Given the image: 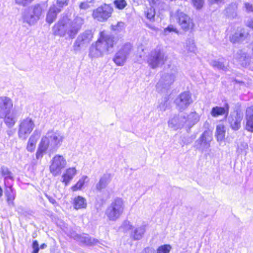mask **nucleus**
I'll return each mask as SVG.
<instances>
[{"label": "nucleus", "instance_id": "f257e3e1", "mask_svg": "<svg viewBox=\"0 0 253 253\" xmlns=\"http://www.w3.org/2000/svg\"><path fill=\"white\" fill-rule=\"evenodd\" d=\"M121 39L117 34L100 33L98 40L95 43L92 44L89 48V56L97 58L104 54L112 52L114 45Z\"/></svg>", "mask_w": 253, "mask_h": 253}, {"label": "nucleus", "instance_id": "f03ea898", "mask_svg": "<svg viewBox=\"0 0 253 253\" xmlns=\"http://www.w3.org/2000/svg\"><path fill=\"white\" fill-rule=\"evenodd\" d=\"M64 139V136L61 132L49 130L45 135L42 136L38 145L36 153V159H41L47 151L50 153L56 151L61 146Z\"/></svg>", "mask_w": 253, "mask_h": 253}, {"label": "nucleus", "instance_id": "7ed1b4c3", "mask_svg": "<svg viewBox=\"0 0 253 253\" xmlns=\"http://www.w3.org/2000/svg\"><path fill=\"white\" fill-rule=\"evenodd\" d=\"M125 210V203L121 198H116L108 206L105 215L110 221H116L123 215Z\"/></svg>", "mask_w": 253, "mask_h": 253}, {"label": "nucleus", "instance_id": "20e7f679", "mask_svg": "<svg viewBox=\"0 0 253 253\" xmlns=\"http://www.w3.org/2000/svg\"><path fill=\"white\" fill-rule=\"evenodd\" d=\"M167 60V56L164 52L157 46L148 54L147 62L151 68L155 69L164 64Z\"/></svg>", "mask_w": 253, "mask_h": 253}, {"label": "nucleus", "instance_id": "39448f33", "mask_svg": "<svg viewBox=\"0 0 253 253\" xmlns=\"http://www.w3.org/2000/svg\"><path fill=\"white\" fill-rule=\"evenodd\" d=\"M113 11V8L110 4L104 3L93 10L92 16L95 20L103 22L111 16Z\"/></svg>", "mask_w": 253, "mask_h": 253}, {"label": "nucleus", "instance_id": "423d86ee", "mask_svg": "<svg viewBox=\"0 0 253 253\" xmlns=\"http://www.w3.org/2000/svg\"><path fill=\"white\" fill-rule=\"evenodd\" d=\"M43 9L42 6L37 3L30 6L23 14L24 21L29 24H34L41 16Z\"/></svg>", "mask_w": 253, "mask_h": 253}, {"label": "nucleus", "instance_id": "0eeeda50", "mask_svg": "<svg viewBox=\"0 0 253 253\" xmlns=\"http://www.w3.org/2000/svg\"><path fill=\"white\" fill-rule=\"evenodd\" d=\"M35 127V124L32 118L27 117L19 121L18 135L20 139L25 140L31 133Z\"/></svg>", "mask_w": 253, "mask_h": 253}, {"label": "nucleus", "instance_id": "6e6552de", "mask_svg": "<svg viewBox=\"0 0 253 253\" xmlns=\"http://www.w3.org/2000/svg\"><path fill=\"white\" fill-rule=\"evenodd\" d=\"M132 49V46L130 43L127 42L125 43L115 54L113 59V61L117 66H123Z\"/></svg>", "mask_w": 253, "mask_h": 253}, {"label": "nucleus", "instance_id": "1a4fd4ad", "mask_svg": "<svg viewBox=\"0 0 253 253\" xmlns=\"http://www.w3.org/2000/svg\"><path fill=\"white\" fill-rule=\"evenodd\" d=\"M66 165V160L63 156L56 155L51 160L50 171L53 176H57L61 174L62 170L65 168Z\"/></svg>", "mask_w": 253, "mask_h": 253}, {"label": "nucleus", "instance_id": "9d476101", "mask_svg": "<svg viewBox=\"0 0 253 253\" xmlns=\"http://www.w3.org/2000/svg\"><path fill=\"white\" fill-rule=\"evenodd\" d=\"M177 75L176 69H172L169 72L163 74L156 85L158 89L159 88H167L174 82Z\"/></svg>", "mask_w": 253, "mask_h": 253}, {"label": "nucleus", "instance_id": "9b49d317", "mask_svg": "<svg viewBox=\"0 0 253 253\" xmlns=\"http://www.w3.org/2000/svg\"><path fill=\"white\" fill-rule=\"evenodd\" d=\"M192 102L191 95L189 92L180 93L175 100L177 109L181 111L186 109Z\"/></svg>", "mask_w": 253, "mask_h": 253}, {"label": "nucleus", "instance_id": "f8f14e48", "mask_svg": "<svg viewBox=\"0 0 253 253\" xmlns=\"http://www.w3.org/2000/svg\"><path fill=\"white\" fill-rule=\"evenodd\" d=\"M211 139V134L207 131H204L195 142L197 148L202 151L208 149L210 147Z\"/></svg>", "mask_w": 253, "mask_h": 253}, {"label": "nucleus", "instance_id": "ddd939ff", "mask_svg": "<svg viewBox=\"0 0 253 253\" xmlns=\"http://www.w3.org/2000/svg\"><path fill=\"white\" fill-rule=\"evenodd\" d=\"M92 38V33H82L78 36L74 44V50L75 51H79L81 47L88 43Z\"/></svg>", "mask_w": 253, "mask_h": 253}, {"label": "nucleus", "instance_id": "4468645a", "mask_svg": "<svg viewBox=\"0 0 253 253\" xmlns=\"http://www.w3.org/2000/svg\"><path fill=\"white\" fill-rule=\"evenodd\" d=\"M184 127L187 130H190L200 120V116L195 112H191L189 114L182 115Z\"/></svg>", "mask_w": 253, "mask_h": 253}, {"label": "nucleus", "instance_id": "2eb2a0df", "mask_svg": "<svg viewBox=\"0 0 253 253\" xmlns=\"http://www.w3.org/2000/svg\"><path fill=\"white\" fill-rule=\"evenodd\" d=\"M13 104L12 99L7 96H0V116L11 112Z\"/></svg>", "mask_w": 253, "mask_h": 253}, {"label": "nucleus", "instance_id": "dca6fc26", "mask_svg": "<svg viewBox=\"0 0 253 253\" xmlns=\"http://www.w3.org/2000/svg\"><path fill=\"white\" fill-rule=\"evenodd\" d=\"M178 23L183 30H188L193 28V24L189 17L181 11L177 12Z\"/></svg>", "mask_w": 253, "mask_h": 253}, {"label": "nucleus", "instance_id": "f3484780", "mask_svg": "<svg viewBox=\"0 0 253 253\" xmlns=\"http://www.w3.org/2000/svg\"><path fill=\"white\" fill-rule=\"evenodd\" d=\"M245 120V129L248 131L253 132V105L246 108Z\"/></svg>", "mask_w": 253, "mask_h": 253}, {"label": "nucleus", "instance_id": "a211bd4d", "mask_svg": "<svg viewBox=\"0 0 253 253\" xmlns=\"http://www.w3.org/2000/svg\"><path fill=\"white\" fill-rule=\"evenodd\" d=\"M168 126L174 130L184 127L182 115L174 116L168 122Z\"/></svg>", "mask_w": 253, "mask_h": 253}, {"label": "nucleus", "instance_id": "6ab92c4d", "mask_svg": "<svg viewBox=\"0 0 253 253\" xmlns=\"http://www.w3.org/2000/svg\"><path fill=\"white\" fill-rule=\"evenodd\" d=\"M76 174L77 170L75 168H69L66 169L62 175V182L65 185H68Z\"/></svg>", "mask_w": 253, "mask_h": 253}, {"label": "nucleus", "instance_id": "aec40b11", "mask_svg": "<svg viewBox=\"0 0 253 253\" xmlns=\"http://www.w3.org/2000/svg\"><path fill=\"white\" fill-rule=\"evenodd\" d=\"M241 121L242 117L238 113L231 115L228 118L231 127L235 130H238L240 128Z\"/></svg>", "mask_w": 253, "mask_h": 253}, {"label": "nucleus", "instance_id": "412c9836", "mask_svg": "<svg viewBox=\"0 0 253 253\" xmlns=\"http://www.w3.org/2000/svg\"><path fill=\"white\" fill-rule=\"evenodd\" d=\"M111 180V177L110 174H104L99 179V181L95 185L96 189L101 191L102 189L106 188Z\"/></svg>", "mask_w": 253, "mask_h": 253}, {"label": "nucleus", "instance_id": "4be33fe9", "mask_svg": "<svg viewBox=\"0 0 253 253\" xmlns=\"http://www.w3.org/2000/svg\"><path fill=\"white\" fill-rule=\"evenodd\" d=\"M76 239L78 241L86 245H97L99 241L98 240L89 237L88 235H77Z\"/></svg>", "mask_w": 253, "mask_h": 253}, {"label": "nucleus", "instance_id": "5701e85b", "mask_svg": "<svg viewBox=\"0 0 253 253\" xmlns=\"http://www.w3.org/2000/svg\"><path fill=\"white\" fill-rule=\"evenodd\" d=\"M60 11V8H58L55 5L51 6L46 15V22L49 24L52 23L56 19L57 14Z\"/></svg>", "mask_w": 253, "mask_h": 253}, {"label": "nucleus", "instance_id": "b1692460", "mask_svg": "<svg viewBox=\"0 0 253 253\" xmlns=\"http://www.w3.org/2000/svg\"><path fill=\"white\" fill-rule=\"evenodd\" d=\"M0 118L4 119L5 124L9 128L15 125L17 120L16 115L11 112L7 113L6 114L0 116Z\"/></svg>", "mask_w": 253, "mask_h": 253}, {"label": "nucleus", "instance_id": "393cba45", "mask_svg": "<svg viewBox=\"0 0 253 253\" xmlns=\"http://www.w3.org/2000/svg\"><path fill=\"white\" fill-rule=\"evenodd\" d=\"M73 206L77 210L85 209L87 207L86 199L82 196L75 197L73 200Z\"/></svg>", "mask_w": 253, "mask_h": 253}, {"label": "nucleus", "instance_id": "a878e982", "mask_svg": "<svg viewBox=\"0 0 253 253\" xmlns=\"http://www.w3.org/2000/svg\"><path fill=\"white\" fill-rule=\"evenodd\" d=\"M69 25V20L67 17H63L54 25L53 27L54 32H62L64 30H66Z\"/></svg>", "mask_w": 253, "mask_h": 253}, {"label": "nucleus", "instance_id": "bb28decb", "mask_svg": "<svg viewBox=\"0 0 253 253\" xmlns=\"http://www.w3.org/2000/svg\"><path fill=\"white\" fill-rule=\"evenodd\" d=\"M234 58L237 62L242 66H246L249 59L247 53L242 50H239L234 55Z\"/></svg>", "mask_w": 253, "mask_h": 253}, {"label": "nucleus", "instance_id": "cd10ccee", "mask_svg": "<svg viewBox=\"0 0 253 253\" xmlns=\"http://www.w3.org/2000/svg\"><path fill=\"white\" fill-rule=\"evenodd\" d=\"M145 232L144 226H140L135 228L130 233V237L134 240H138L142 238Z\"/></svg>", "mask_w": 253, "mask_h": 253}, {"label": "nucleus", "instance_id": "c85d7f7f", "mask_svg": "<svg viewBox=\"0 0 253 253\" xmlns=\"http://www.w3.org/2000/svg\"><path fill=\"white\" fill-rule=\"evenodd\" d=\"M226 107H221L215 106L212 108L211 114L213 117H217L218 116L222 115L224 114H227L228 113V106L227 104Z\"/></svg>", "mask_w": 253, "mask_h": 253}, {"label": "nucleus", "instance_id": "c756f323", "mask_svg": "<svg viewBox=\"0 0 253 253\" xmlns=\"http://www.w3.org/2000/svg\"><path fill=\"white\" fill-rule=\"evenodd\" d=\"M5 194L7 197V202L9 206H13L15 199V192L11 185L6 186Z\"/></svg>", "mask_w": 253, "mask_h": 253}, {"label": "nucleus", "instance_id": "7c9ffc66", "mask_svg": "<svg viewBox=\"0 0 253 253\" xmlns=\"http://www.w3.org/2000/svg\"><path fill=\"white\" fill-rule=\"evenodd\" d=\"M248 35V33H234L230 36V41L233 43L243 41Z\"/></svg>", "mask_w": 253, "mask_h": 253}, {"label": "nucleus", "instance_id": "2f4dec72", "mask_svg": "<svg viewBox=\"0 0 253 253\" xmlns=\"http://www.w3.org/2000/svg\"><path fill=\"white\" fill-rule=\"evenodd\" d=\"M36 134L37 131H35L28 140L27 145V150L29 152H32L35 150L37 141Z\"/></svg>", "mask_w": 253, "mask_h": 253}, {"label": "nucleus", "instance_id": "473e14b6", "mask_svg": "<svg viewBox=\"0 0 253 253\" xmlns=\"http://www.w3.org/2000/svg\"><path fill=\"white\" fill-rule=\"evenodd\" d=\"M88 181V178L86 175L83 176L77 182V183L72 187V189L73 191H76L78 190H81L85 183Z\"/></svg>", "mask_w": 253, "mask_h": 253}, {"label": "nucleus", "instance_id": "72a5a7b5", "mask_svg": "<svg viewBox=\"0 0 253 253\" xmlns=\"http://www.w3.org/2000/svg\"><path fill=\"white\" fill-rule=\"evenodd\" d=\"M223 59L212 60L210 62V65L214 69L225 71L227 67L225 66Z\"/></svg>", "mask_w": 253, "mask_h": 253}, {"label": "nucleus", "instance_id": "f704fd0d", "mask_svg": "<svg viewBox=\"0 0 253 253\" xmlns=\"http://www.w3.org/2000/svg\"><path fill=\"white\" fill-rule=\"evenodd\" d=\"M84 23V20L81 17H77L72 24V29L69 32H77Z\"/></svg>", "mask_w": 253, "mask_h": 253}, {"label": "nucleus", "instance_id": "c9c22d12", "mask_svg": "<svg viewBox=\"0 0 253 253\" xmlns=\"http://www.w3.org/2000/svg\"><path fill=\"white\" fill-rule=\"evenodd\" d=\"M237 9V5L236 3H232L226 9V13L229 17L232 18L236 16V10Z\"/></svg>", "mask_w": 253, "mask_h": 253}, {"label": "nucleus", "instance_id": "e433bc0d", "mask_svg": "<svg viewBox=\"0 0 253 253\" xmlns=\"http://www.w3.org/2000/svg\"><path fill=\"white\" fill-rule=\"evenodd\" d=\"M225 131L224 126L223 125H218L216 129V136L217 141L222 140L225 136Z\"/></svg>", "mask_w": 253, "mask_h": 253}, {"label": "nucleus", "instance_id": "4c0bfd02", "mask_svg": "<svg viewBox=\"0 0 253 253\" xmlns=\"http://www.w3.org/2000/svg\"><path fill=\"white\" fill-rule=\"evenodd\" d=\"M186 49L188 52L195 54L197 51V47L193 39H189L186 42Z\"/></svg>", "mask_w": 253, "mask_h": 253}, {"label": "nucleus", "instance_id": "58836bf2", "mask_svg": "<svg viewBox=\"0 0 253 253\" xmlns=\"http://www.w3.org/2000/svg\"><path fill=\"white\" fill-rule=\"evenodd\" d=\"M1 172L2 176L4 177L5 183L7 179L13 180L12 174L8 169L4 166L1 167Z\"/></svg>", "mask_w": 253, "mask_h": 253}, {"label": "nucleus", "instance_id": "ea45409f", "mask_svg": "<svg viewBox=\"0 0 253 253\" xmlns=\"http://www.w3.org/2000/svg\"><path fill=\"white\" fill-rule=\"evenodd\" d=\"M248 149V144L246 142H242L238 146L236 151L238 155H246L247 154V150Z\"/></svg>", "mask_w": 253, "mask_h": 253}, {"label": "nucleus", "instance_id": "a19ab883", "mask_svg": "<svg viewBox=\"0 0 253 253\" xmlns=\"http://www.w3.org/2000/svg\"><path fill=\"white\" fill-rule=\"evenodd\" d=\"M172 249L171 246L169 244H165L159 246L155 252L156 253H169Z\"/></svg>", "mask_w": 253, "mask_h": 253}, {"label": "nucleus", "instance_id": "79ce46f5", "mask_svg": "<svg viewBox=\"0 0 253 253\" xmlns=\"http://www.w3.org/2000/svg\"><path fill=\"white\" fill-rule=\"evenodd\" d=\"M146 17L150 20H154L155 11L153 6H151L150 8L148 9L145 12Z\"/></svg>", "mask_w": 253, "mask_h": 253}, {"label": "nucleus", "instance_id": "37998d69", "mask_svg": "<svg viewBox=\"0 0 253 253\" xmlns=\"http://www.w3.org/2000/svg\"><path fill=\"white\" fill-rule=\"evenodd\" d=\"M111 27L113 31H123L125 29V24L122 22H119L116 25H112Z\"/></svg>", "mask_w": 253, "mask_h": 253}, {"label": "nucleus", "instance_id": "c03bdc74", "mask_svg": "<svg viewBox=\"0 0 253 253\" xmlns=\"http://www.w3.org/2000/svg\"><path fill=\"white\" fill-rule=\"evenodd\" d=\"M34 0H14L15 3L18 5L25 7L30 4Z\"/></svg>", "mask_w": 253, "mask_h": 253}, {"label": "nucleus", "instance_id": "a18cd8bd", "mask_svg": "<svg viewBox=\"0 0 253 253\" xmlns=\"http://www.w3.org/2000/svg\"><path fill=\"white\" fill-rule=\"evenodd\" d=\"M114 4L117 8L122 9L126 6V2L125 0H115Z\"/></svg>", "mask_w": 253, "mask_h": 253}, {"label": "nucleus", "instance_id": "49530a36", "mask_svg": "<svg viewBox=\"0 0 253 253\" xmlns=\"http://www.w3.org/2000/svg\"><path fill=\"white\" fill-rule=\"evenodd\" d=\"M69 0H57L56 5L58 8H60V11L61 10L62 8L64 6H66L68 4Z\"/></svg>", "mask_w": 253, "mask_h": 253}, {"label": "nucleus", "instance_id": "de8ad7c7", "mask_svg": "<svg viewBox=\"0 0 253 253\" xmlns=\"http://www.w3.org/2000/svg\"><path fill=\"white\" fill-rule=\"evenodd\" d=\"M192 1L194 6L196 7L197 9L201 8L204 3V0H192Z\"/></svg>", "mask_w": 253, "mask_h": 253}, {"label": "nucleus", "instance_id": "09e8293b", "mask_svg": "<svg viewBox=\"0 0 253 253\" xmlns=\"http://www.w3.org/2000/svg\"><path fill=\"white\" fill-rule=\"evenodd\" d=\"M167 106V101L165 100L162 102L159 105V108L160 111H164L166 110Z\"/></svg>", "mask_w": 253, "mask_h": 253}, {"label": "nucleus", "instance_id": "8fccbe9b", "mask_svg": "<svg viewBox=\"0 0 253 253\" xmlns=\"http://www.w3.org/2000/svg\"><path fill=\"white\" fill-rule=\"evenodd\" d=\"M33 253H38L39 251V244L37 241H34L33 243Z\"/></svg>", "mask_w": 253, "mask_h": 253}, {"label": "nucleus", "instance_id": "3c124183", "mask_svg": "<svg viewBox=\"0 0 253 253\" xmlns=\"http://www.w3.org/2000/svg\"><path fill=\"white\" fill-rule=\"evenodd\" d=\"M209 2L211 4H216L219 5L223 4L225 2L226 0H208Z\"/></svg>", "mask_w": 253, "mask_h": 253}, {"label": "nucleus", "instance_id": "603ef678", "mask_svg": "<svg viewBox=\"0 0 253 253\" xmlns=\"http://www.w3.org/2000/svg\"><path fill=\"white\" fill-rule=\"evenodd\" d=\"M245 7L248 12H253V5L248 2L245 3Z\"/></svg>", "mask_w": 253, "mask_h": 253}, {"label": "nucleus", "instance_id": "864d4df0", "mask_svg": "<svg viewBox=\"0 0 253 253\" xmlns=\"http://www.w3.org/2000/svg\"><path fill=\"white\" fill-rule=\"evenodd\" d=\"M143 253H156L155 250L150 247H147L144 249Z\"/></svg>", "mask_w": 253, "mask_h": 253}, {"label": "nucleus", "instance_id": "5fc2aeb1", "mask_svg": "<svg viewBox=\"0 0 253 253\" xmlns=\"http://www.w3.org/2000/svg\"><path fill=\"white\" fill-rule=\"evenodd\" d=\"M123 226L126 229H131L132 228V225L130 224V222L128 221H126L123 224Z\"/></svg>", "mask_w": 253, "mask_h": 253}, {"label": "nucleus", "instance_id": "6e6d98bb", "mask_svg": "<svg viewBox=\"0 0 253 253\" xmlns=\"http://www.w3.org/2000/svg\"><path fill=\"white\" fill-rule=\"evenodd\" d=\"M88 7H89L88 4L85 2H81L80 5V8L81 9H86L88 8Z\"/></svg>", "mask_w": 253, "mask_h": 253}, {"label": "nucleus", "instance_id": "4d7b16f0", "mask_svg": "<svg viewBox=\"0 0 253 253\" xmlns=\"http://www.w3.org/2000/svg\"><path fill=\"white\" fill-rule=\"evenodd\" d=\"M144 1H147L149 4L151 5V6H153L154 4L156 3L158 0H144Z\"/></svg>", "mask_w": 253, "mask_h": 253}, {"label": "nucleus", "instance_id": "13d9d810", "mask_svg": "<svg viewBox=\"0 0 253 253\" xmlns=\"http://www.w3.org/2000/svg\"><path fill=\"white\" fill-rule=\"evenodd\" d=\"M166 29L168 30L169 32H177L175 28H174V27L172 26H169Z\"/></svg>", "mask_w": 253, "mask_h": 253}, {"label": "nucleus", "instance_id": "bf43d9fd", "mask_svg": "<svg viewBox=\"0 0 253 253\" xmlns=\"http://www.w3.org/2000/svg\"><path fill=\"white\" fill-rule=\"evenodd\" d=\"M46 197L48 198V199L49 200V202L50 203H51L52 204H54L56 203V201L54 198L50 197L49 196H48L47 195H46Z\"/></svg>", "mask_w": 253, "mask_h": 253}, {"label": "nucleus", "instance_id": "052dcab7", "mask_svg": "<svg viewBox=\"0 0 253 253\" xmlns=\"http://www.w3.org/2000/svg\"><path fill=\"white\" fill-rule=\"evenodd\" d=\"M6 133L9 136H11L14 134V131L12 130H8Z\"/></svg>", "mask_w": 253, "mask_h": 253}, {"label": "nucleus", "instance_id": "680f3d73", "mask_svg": "<svg viewBox=\"0 0 253 253\" xmlns=\"http://www.w3.org/2000/svg\"><path fill=\"white\" fill-rule=\"evenodd\" d=\"M248 26L253 29V19L249 22Z\"/></svg>", "mask_w": 253, "mask_h": 253}, {"label": "nucleus", "instance_id": "e2e57ef3", "mask_svg": "<svg viewBox=\"0 0 253 253\" xmlns=\"http://www.w3.org/2000/svg\"><path fill=\"white\" fill-rule=\"evenodd\" d=\"M46 247V245H45V244H43L42 245H41V247L42 249H44L45 247Z\"/></svg>", "mask_w": 253, "mask_h": 253}]
</instances>
